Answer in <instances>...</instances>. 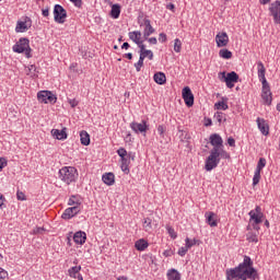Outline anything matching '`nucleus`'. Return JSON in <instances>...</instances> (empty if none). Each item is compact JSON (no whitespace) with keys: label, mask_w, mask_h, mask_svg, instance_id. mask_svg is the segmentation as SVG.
Returning a JSON list of instances; mask_svg holds the SVG:
<instances>
[{"label":"nucleus","mask_w":280,"mask_h":280,"mask_svg":"<svg viewBox=\"0 0 280 280\" xmlns=\"http://www.w3.org/2000/svg\"><path fill=\"white\" fill-rule=\"evenodd\" d=\"M67 128L63 129H52L51 130V135L52 137H55L56 139H58L59 141H62L65 139H67Z\"/></svg>","instance_id":"nucleus-19"},{"label":"nucleus","mask_w":280,"mask_h":280,"mask_svg":"<svg viewBox=\"0 0 280 280\" xmlns=\"http://www.w3.org/2000/svg\"><path fill=\"white\" fill-rule=\"evenodd\" d=\"M214 108L217 110H229V104H226L224 101H219L214 104Z\"/></svg>","instance_id":"nucleus-33"},{"label":"nucleus","mask_w":280,"mask_h":280,"mask_svg":"<svg viewBox=\"0 0 280 280\" xmlns=\"http://www.w3.org/2000/svg\"><path fill=\"white\" fill-rule=\"evenodd\" d=\"M243 261H249V264L241 269V277H243L241 280L257 279V269L253 267V259H250V256H244Z\"/></svg>","instance_id":"nucleus-3"},{"label":"nucleus","mask_w":280,"mask_h":280,"mask_svg":"<svg viewBox=\"0 0 280 280\" xmlns=\"http://www.w3.org/2000/svg\"><path fill=\"white\" fill-rule=\"evenodd\" d=\"M178 132H179V140L183 143H187V141H189V139H190L189 133H187V131L182 130V129H179Z\"/></svg>","instance_id":"nucleus-34"},{"label":"nucleus","mask_w":280,"mask_h":280,"mask_svg":"<svg viewBox=\"0 0 280 280\" xmlns=\"http://www.w3.org/2000/svg\"><path fill=\"white\" fill-rule=\"evenodd\" d=\"M130 128L131 130H133V132H136V135H139L140 132L141 135H144V136H145V132L150 130V127L148 126V121L145 120H142V122L132 121L130 124Z\"/></svg>","instance_id":"nucleus-10"},{"label":"nucleus","mask_w":280,"mask_h":280,"mask_svg":"<svg viewBox=\"0 0 280 280\" xmlns=\"http://www.w3.org/2000/svg\"><path fill=\"white\" fill-rule=\"evenodd\" d=\"M214 119H217V121L219 124H222V121H226V114L222 113V112H217L214 114Z\"/></svg>","instance_id":"nucleus-36"},{"label":"nucleus","mask_w":280,"mask_h":280,"mask_svg":"<svg viewBox=\"0 0 280 280\" xmlns=\"http://www.w3.org/2000/svg\"><path fill=\"white\" fill-rule=\"evenodd\" d=\"M5 279H8V271L0 268V280H5Z\"/></svg>","instance_id":"nucleus-52"},{"label":"nucleus","mask_w":280,"mask_h":280,"mask_svg":"<svg viewBox=\"0 0 280 280\" xmlns=\"http://www.w3.org/2000/svg\"><path fill=\"white\" fill-rule=\"evenodd\" d=\"M59 178L66 185H71V183H75L78 178V170L73 166H63L59 170Z\"/></svg>","instance_id":"nucleus-2"},{"label":"nucleus","mask_w":280,"mask_h":280,"mask_svg":"<svg viewBox=\"0 0 280 280\" xmlns=\"http://www.w3.org/2000/svg\"><path fill=\"white\" fill-rule=\"evenodd\" d=\"M136 45H138L140 49V55L144 54V51H148V49H145V45H143V42H139V44H136Z\"/></svg>","instance_id":"nucleus-53"},{"label":"nucleus","mask_w":280,"mask_h":280,"mask_svg":"<svg viewBox=\"0 0 280 280\" xmlns=\"http://www.w3.org/2000/svg\"><path fill=\"white\" fill-rule=\"evenodd\" d=\"M218 158L220 159H231V154L224 150V148L218 149Z\"/></svg>","instance_id":"nucleus-37"},{"label":"nucleus","mask_w":280,"mask_h":280,"mask_svg":"<svg viewBox=\"0 0 280 280\" xmlns=\"http://www.w3.org/2000/svg\"><path fill=\"white\" fill-rule=\"evenodd\" d=\"M182 95L186 106L191 108V106H194V93H191V89L189 86H185L182 91Z\"/></svg>","instance_id":"nucleus-13"},{"label":"nucleus","mask_w":280,"mask_h":280,"mask_svg":"<svg viewBox=\"0 0 280 280\" xmlns=\"http://www.w3.org/2000/svg\"><path fill=\"white\" fill-rule=\"evenodd\" d=\"M217 47H226L229 45V35L226 32L218 33L215 36Z\"/></svg>","instance_id":"nucleus-15"},{"label":"nucleus","mask_w":280,"mask_h":280,"mask_svg":"<svg viewBox=\"0 0 280 280\" xmlns=\"http://www.w3.org/2000/svg\"><path fill=\"white\" fill-rule=\"evenodd\" d=\"M246 240L247 242H254L255 244H257V242H259V238L257 237V232H248L246 234Z\"/></svg>","instance_id":"nucleus-31"},{"label":"nucleus","mask_w":280,"mask_h":280,"mask_svg":"<svg viewBox=\"0 0 280 280\" xmlns=\"http://www.w3.org/2000/svg\"><path fill=\"white\" fill-rule=\"evenodd\" d=\"M148 40H149L150 45H156V43H159L156 37H150V38L148 37Z\"/></svg>","instance_id":"nucleus-57"},{"label":"nucleus","mask_w":280,"mask_h":280,"mask_svg":"<svg viewBox=\"0 0 280 280\" xmlns=\"http://www.w3.org/2000/svg\"><path fill=\"white\" fill-rule=\"evenodd\" d=\"M209 141L213 147L212 150H217V152L220 148H224V140L222 139V136H220V133L210 135Z\"/></svg>","instance_id":"nucleus-11"},{"label":"nucleus","mask_w":280,"mask_h":280,"mask_svg":"<svg viewBox=\"0 0 280 280\" xmlns=\"http://www.w3.org/2000/svg\"><path fill=\"white\" fill-rule=\"evenodd\" d=\"M145 59L143 58V56L140 55L138 62L135 63L136 71H138V72L141 71V67H143V61Z\"/></svg>","instance_id":"nucleus-42"},{"label":"nucleus","mask_w":280,"mask_h":280,"mask_svg":"<svg viewBox=\"0 0 280 280\" xmlns=\"http://www.w3.org/2000/svg\"><path fill=\"white\" fill-rule=\"evenodd\" d=\"M220 165V158L218 156V150L211 149L210 156L206 159L205 170L206 172H211Z\"/></svg>","instance_id":"nucleus-6"},{"label":"nucleus","mask_w":280,"mask_h":280,"mask_svg":"<svg viewBox=\"0 0 280 280\" xmlns=\"http://www.w3.org/2000/svg\"><path fill=\"white\" fill-rule=\"evenodd\" d=\"M166 131H167V127H166V126L160 125V126L158 127V133L160 135V137H161L162 139L165 138V132H166Z\"/></svg>","instance_id":"nucleus-41"},{"label":"nucleus","mask_w":280,"mask_h":280,"mask_svg":"<svg viewBox=\"0 0 280 280\" xmlns=\"http://www.w3.org/2000/svg\"><path fill=\"white\" fill-rule=\"evenodd\" d=\"M122 58H127L128 60H132V52H127L122 56Z\"/></svg>","instance_id":"nucleus-60"},{"label":"nucleus","mask_w":280,"mask_h":280,"mask_svg":"<svg viewBox=\"0 0 280 280\" xmlns=\"http://www.w3.org/2000/svg\"><path fill=\"white\" fill-rule=\"evenodd\" d=\"M54 19L55 23L62 24L67 21V10L60 4H55L54 7Z\"/></svg>","instance_id":"nucleus-9"},{"label":"nucleus","mask_w":280,"mask_h":280,"mask_svg":"<svg viewBox=\"0 0 280 280\" xmlns=\"http://www.w3.org/2000/svg\"><path fill=\"white\" fill-rule=\"evenodd\" d=\"M167 233L170 237H172V240H176V237H178V234H176V231H174V229L171 226L167 228Z\"/></svg>","instance_id":"nucleus-47"},{"label":"nucleus","mask_w":280,"mask_h":280,"mask_svg":"<svg viewBox=\"0 0 280 280\" xmlns=\"http://www.w3.org/2000/svg\"><path fill=\"white\" fill-rule=\"evenodd\" d=\"M15 54H25L26 58H32V48L30 47V39L22 37L13 45Z\"/></svg>","instance_id":"nucleus-5"},{"label":"nucleus","mask_w":280,"mask_h":280,"mask_svg":"<svg viewBox=\"0 0 280 280\" xmlns=\"http://www.w3.org/2000/svg\"><path fill=\"white\" fill-rule=\"evenodd\" d=\"M16 198L18 200H26L25 192L18 190Z\"/></svg>","instance_id":"nucleus-51"},{"label":"nucleus","mask_w":280,"mask_h":280,"mask_svg":"<svg viewBox=\"0 0 280 280\" xmlns=\"http://www.w3.org/2000/svg\"><path fill=\"white\" fill-rule=\"evenodd\" d=\"M189 250V247H187V245L185 247H180L177 252V255H179V257H185L187 255V252Z\"/></svg>","instance_id":"nucleus-46"},{"label":"nucleus","mask_w":280,"mask_h":280,"mask_svg":"<svg viewBox=\"0 0 280 280\" xmlns=\"http://www.w3.org/2000/svg\"><path fill=\"white\" fill-rule=\"evenodd\" d=\"M73 242H75L77 244H80L82 246V244H84L86 242V233L82 232V231L74 233Z\"/></svg>","instance_id":"nucleus-20"},{"label":"nucleus","mask_w":280,"mask_h":280,"mask_svg":"<svg viewBox=\"0 0 280 280\" xmlns=\"http://www.w3.org/2000/svg\"><path fill=\"white\" fill-rule=\"evenodd\" d=\"M153 80L156 84H165V82H167V78L165 77V73L163 72H156L154 75H153Z\"/></svg>","instance_id":"nucleus-23"},{"label":"nucleus","mask_w":280,"mask_h":280,"mask_svg":"<svg viewBox=\"0 0 280 280\" xmlns=\"http://www.w3.org/2000/svg\"><path fill=\"white\" fill-rule=\"evenodd\" d=\"M80 270H82V266H74L68 270V275L72 279H78V275H80Z\"/></svg>","instance_id":"nucleus-26"},{"label":"nucleus","mask_w":280,"mask_h":280,"mask_svg":"<svg viewBox=\"0 0 280 280\" xmlns=\"http://www.w3.org/2000/svg\"><path fill=\"white\" fill-rule=\"evenodd\" d=\"M228 145H230V148H235V140L233 137L228 138Z\"/></svg>","instance_id":"nucleus-55"},{"label":"nucleus","mask_w":280,"mask_h":280,"mask_svg":"<svg viewBox=\"0 0 280 280\" xmlns=\"http://www.w3.org/2000/svg\"><path fill=\"white\" fill-rule=\"evenodd\" d=\"M220 58H223L224 60H231L233 58V52L231 50L223 48L219 51Z\"/></svg>","instance_id":"nucleus-29"},{"label":"nucleus","mask_w":280,"mask_h":280,"mask_svg":"<svg viewBox=\"0 0 280 280\" xmlns=\"http://www.w3.org/2000/svg\"><path fill=\"white\" fill-rule=\"evenodd\" d=\"M167 279L168 280H180V272L176 269H171L167 271Z\"/></svg>","instance_id":"nucleus-28"},{"label":"nucleus","mask_w":280,"mask_h":280,"mask_svg":"<svg viewBox=\"0 0 280 280\" xmlns=\"http://www.w3.org/2000/svg\"><path fill=\"white\" fill-rule=\"evenodd\" d=\"M221 75L228 89H233L235 83L240 82V74H237L235 71L229 72L228 74L226 72H221Z\"/></svg>","instance_id":"nucleus-8"},{"label":"nucleus","mask_w":280,"mask_h":280,"mask_svg":"<svg viewBox=\"0 0 280 280\" xmlns=\"http://www.w3.org/2000/svg\"><path fill=\"white\" fill-rule=\"evenodd\" d=\"M140 56H143V58H149V60H154V52H152V50H147L142 54H140Z\"/></svg>","instance_id":"nucleus-43"},{"label":"nucleus","mask_w":280,"mask_h":280,"mask_svg":"<svg viewBox=\"0 0 280 280\" xmlns=\"http://www.w3.org/2000/svg\"><path fill=\"white\" fill-rule=\"evenodd\" d=\"M159 40H160V43H166L167 42V35L165 33H160Z\"/></svg>","instance_id":"nucleus-54"},{"label":"nucleus","mask_w":280,"mask_h":280,"mask_svg":"<svg viewBox=\"0 0 280 280\" xmlns=\"http://www.w3.org/2000/svg\"><path fill=\"white\" fill-rule=\"evenodd\" d=\"M248 215L255 224H261V222H264V213L256 214L255 210H252L249 211Z\"/></svg>","instance_id":"nucleus-22"},{"label":"nucleus","mask_w":280,"mask_h":280,"mask_svg":"<svg viewBox=\"0 0 280 280\" xmlns=\"http://www.w3.org/2000/svg\"><path fill=\"white\" fill-rule=\"evenodd\" d=\"M143 229L144 231H152V219L145 218L143 222Z\"/></svg>","instance_id":"nucleus-39"},{"label":"nucleus","mask_w":280,"mask_h":280,"mask_svg":"<svg viewBox=\"0 0 280 280\" xmlns=\"http://www.w3.org/2000/svg\"><path fill=\"white\" fill-rule=\"evenodd\" d=\"M259 180H261V171H255L254 177H253V185H259Z\"/></svg>","instance_id":"nucleus-38"},{"label":"nucleus","mask_w":280,"mask_h":280,"mask_svg":"<svg viewBox=\"0 0 280 280\" xmlns=\"http://www.w3.org/2000/svg\"><path fill=\"white\" fill-rule=\"evenodd\" d=\"M264 167H266V158H260L257 163L256 171L261 172Z\"/></svg>","instance_id":"nucleus-40"},{"label":"nucleus","mask_w":280,"mask_h":280,"mask_svg":"<svg viewBox=\"0 0 280 280\" xmlns=\"http://www.w3.org/2000/svg\"><path fill=\"white\" fill-rule=\"evenodd\" d=\"M135 35V43L139 44L141 43V32L140 31H133L131 32V35Z\"/></svg>","instance_id":"nucleus-45"},{"label":"nucleus","mask_w":280,"mask_h":280,"mask_svg":"<svg viewBox=\"0 0 280 280\" xmlns=\"http://www.w3.org/2000/svg\"><path fill=\"white\" fill-rule=\"evenodd\" d=\"M155 30L152 27V24L149 19H144V31H143V38L148 40L152 34H154Z\"/></svg>","instance_id":"nucleus-18"},{"label":"nucleus","mask_w":280,"mask_h":280,"mask_svg":"<svg viewBox=\"0 0 280 280\" xmlns=\"http://www.w3.org/2000/svg\"><path fill=\"white\" fill-rule=\"evenodd\" d=\"M121 14V7L119 4H113L110 10L112 19H117Z\"/></svg>","instance_id":"nucleus-27"},{"label":"nucleus","mask_w":280,"mask_h":280,"mask_svg":"<svg viewBox=\"0 0 280 280\" xmlns=\"http://www.w3.org/2000/svg\"><path fill=\"white\" fill-rule=\"evenodd\" d=\"M255 213L256 214H258L259 215V213H264V212H261V207H259V206H256V208H255Z\"/></svg>","instance_id":"nucleus-62"},{"label":"nucleus","mask_w":280,"mask_h":280,"mask_svg":"<svg viewBox=\"0 0 280 280\" xmlns=\"http://www.w3.org/2000/svg\"><path fill=\"white\" fill-rule=\"evenodd\" d=\"M80 139L82 145H91V136L89 135V132L82 130L80 132Z\"/></svg>","instance_id":"nucleus-24"},{"label":"nucleus","mask_w":280,"mask_h":280,"mask_svg":"<svg viewBox=\"0 0 280 280\" xmlns=\"http://www.w3.org/2000/svg\"><path fill=\"white\" fill-rule=\"evenodd\" d=\"M256 121L261 135H264L265 137H268V135H270V126H268V122H266V119L257 118Z\"/></svg>","instance_id":"nucleus-16"},{"label":"nucleus","mask_w":280,"mask_h":280,"mask_svg":"<svg viewBox=\"0 0 280 280\" xmlns=\"http://www.w3.org/2000/svg\"><path fill=\"white\" fill-rule=\"evenodd\" d=\"M102 180L103 183H105V185H108V187H110L112 185H115V174L106 173L102 176Z\"/></svg>","instance_id":"nucleus-21"},{"label":"nucleus","mask_w":280,"mask_h":280,"mask_svg":"<svg viewBox=\"0 0 280 280\" xmlns=\"http://www.w3.org/2000/svg\"><path fill=\"white\" fill-rule=\"evenodd\" d=\"M8 166V160L5 158H0V172L3 171V167Z\"/></svg>","instance_id":"nucleus-49"},{"label":"nucleus","mask_w":280,"mask_h":280,"mask_svg":"<svg viewBox=\"0 0 280 280\" xmlns=\"http://www.w3.org/2000/svg\"><path fill=\"white\" fill-rule=\"evenodd\" d=\"M121 49H130V44H128V42H125V43L121 45Z\"/></svg>","instance_id":"nucleus-61"},{"label":"nucleus","mask_w":280,"mask_h":280,"mask_svg":"<svg viewBox=\"0 0 280 280\" xmlns=\"http://www.w3.org/2000/svg\"><path fill=\"white\" fill-rule=\"evenodd\" d=\"M206 222L209 226H218V214L212 211H208L205 213Z\"/></svg>","instance_id":"nucleus-17"},{"label":"nucleus","mask_w":280,"mask_h":280,"mask_svg":"<svg viewBox=\"0 0 280 280\" xmlns=\"http://www.w3.org/2000/svg\"><path fill=\"white\" fill-rule=\"evenodd\" d=\"M249 262H250L249 260H245V261L241 262L237 267L226 269L225 270V279L226 280H242L243 279L242 270H243V268H246V266H248Z\"/></svg>","instance_id":"nucleus-4"},{"label":"nucleus","mask_w":280,"mask_h":280,"mask_svg":"<svg viewBox=\"0 0 280 280\" xmlns=\"http://www.w3.org/2000/svg\"><path fill=\"white\" fill-rule=\"evenodd\" d=\"M68 205L71 207L73 205H75V196H72L69 201H68Z\"/></svg>","instance_id":"nucleus-59"},{"label":"nucleus","mask_w":280,"mask_h":280,"mask_svg":"<svg viewBox=\"0 0 280 280\" xmlns=\"http://www.w3.org/2000/svg\"><path fill=\"white\" fill-rule=\"evenodd\" d=\"M185 242H186L187 248H191V246H196V244H198V241H197L196 238H194V240L191 241V240H189V237H187V238L185 240Z\"/></svg>","instance_id":"nucleus-44"},{"label":"nucleus","mask_w":280,"mask_h":280,"mask_svg":"<svg viewBox=\"0 0 280 280\" xmlns=\"http://www.w3.org/2000/svg\"><path fill=\"white\" fill-rule=\"evenodd\" d=\"M80 213V206H73L71 208H67L65 212L61 214L62 220H71V218H74V215H78Z\"/></svg>","instance_id":"nucleus-14"},{"label":"nucleus","mask_w":280,"mask_h":280,"mask_svg":"<svg viewBox=\"0 0 280 280\" xmlns=\"http://www.w3.org/2000/svg\"><path fill=\"white\" fill-rule=\"evenodd\" d=\"M148 246H149L148 241H145L144 238H140L135 243V248H137L140 252L145 250Z\"/></svg>","instance_id":"nucleus-25"},{"label":"nucleus","mask_w":280,"mask_h":280,"mask_svg":"<svg viewBox=\"0 0 280 280\" xmlns=\"http://www.w3.org/2000/svg\"><path fill=\"white\" fill-rule=\"evenodd\" d=\"M269 12L273 16L275 23L280 24V1L272 2L269 7Z\"/></svg>","instance_id":"nucleus-12"},{"label":"nucleus","mask_w":280,"mask_h":280,"mask_svg":"<svg viewBox=\"0 0 280 280\" xmlns=\"http://www.w3.org/2000/svg\"><path fill=\"white\" fill-rule=\"evenodd\" d=\"M37 100L42 104H56L58 97L51 91H40L37 93Z\"/></svg>","instance_id":"nucleus-7"},{"label":"nucleus","mask_w":280,"mask_h":280,"mask_svg":"<svg viewBox=\"0 0 280 280\" xmlns=\"http://www.w3.org/2000/svg\"><path fill=\"white\" fill-rule=\"evenodd\" d=\"M42 14L43 16H49V7H47L46 9H43Z\"/></svg>","instance_id":"nucleus-58"},{"label":"nucleus","mask_w":280,"mask_h":280,"mask_svg":"<svg viewBox=\"0 0 280 280\" xmlns=\"http://www.w3.org/2000/svg\"><path fill=\"white\" fill-rule=\"evenodd\" d=\"M28 27H27V22H23V21H19L16 23V26H15V32L18 33H23V32H27Z\"/></svg>","instance_id":"nucleus-30"},{"label":"nucleus","mask_w":280,"mask_h":280,"mask_svg":"<svg viewBox=\"0 0 280 280\" xmlns=\"http://www.w3.org/2000/svg\"><path fill=\"white\" fill-rule=\"evenodd\" d=\"M71 3H74L75 8H82V0H70Z\"/></svg>","instance_id":"nucleus-56"},{"label":"nucleus","mask_w":280,"mask_h":280,"mask_svg":"<svg viewBox=\"0 0 280 280\" xmlns=\"http://www.w3.org/2000/svg\"><path fill=\"white\" fill-rule=\"evenodd\" d=\"M257 70L258 79L262 84L261 100L266 106H270L272 104V92L270 91V84L268 83V80H266V67L264 66V62H257Z\"/></svg>","instance_id":"nucleus-1"},{"label":"nucleus","mask_w":280,"mask_h":280,"mask_svg":"<svg viewBox=\"0 0 280 280\" xmlns=\"http://www.w3.org/2000/svg\"><path fill=\"white\" fill-rule=\"evenodd\" d=\"M68 103L70 104L71 108H75V106H78V104H80V102H78V100H75V98H69Z\"/></svg>","instance_id":"nucleus-50"},{"label":"nucleus","mask_w":280,"mask_h":280,"mask_svg":"<svg viewBox=\"0 0 280 280\" xmlns=\"http://www.w3.org/2000/svg\"><path fill=\"white\" fill-rule=\"evenodd\" d=\"M182 49H183V42H180L179 38H176V39L174 40V51H175L176 54H180Z\"/></svg>","instance_id":"nucleus-35"},{"label":"nucleus","mask_w":280,"mask_h":280,"mask_svg":"<svg viewBox=\"0 0 280 280\" xmlns=\"http://www.w3.org/2000/svg\"><path fill=\"white\" fill-rule=\"evenodd\" d=\"M117 154H118V156H120V159H124V158L128 156V151H126L124 148H119L117 150Z\"/></svg>","instance_id":"nucleus-48"},{"label":"nucleus","mask_w":280,"mask_h":280,"mask_svg":"<svg viewBox=\"0 0 280 280\" xmlns=\"http://www.w3.org/2000/svg\"><path fill=\"white\" fill-rule=\"evenodd\" d=\"M166 8H167V10L174 11V9H175L176 7L174 5V3H170V4L166 5Z\"/></svg>","instance_id":"nucleus-63"},{"label":"nucleus","mask_w":280,"mask_h":280,"mask_svg":"<svg viewBox=\"0 0 280 280\" xmlns=\"http://www.w3.org/2000/svg\"><path fill=\"white\" fill-rule=\"evenodd\" d=\"M28 71H36V66L31 65V66L28 67Z\"/></svg>","instance_id":"nucleus-64"},{"label":"nucleus","mask_w":280,"mask_h":280,"mask_svg":"<svg viewBox=\"0 0 280 280\" xmlns=\"http://www.w3.org/2000/svg\"><path fill=\"white\" fill-rule=\"evenodd\" d=\"M129 165H130V159L128 156L121 158L122 172H130V168H128Z\"/></svg>","instance_id":"nucleus-32"}]
</instances>
